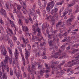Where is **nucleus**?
I'll return each mask as SVG.
<instances>
[{"instance_id":"obj_1","label":"nucleus","mask_w":79,"mask_h":79,"mask_svg":"<svg viewBox=\"0 0 79 79\" xmlns=\"http://www.w3.org/2000/svg\"><path fill=\"white\" fill-rule=\"evenodd\" d=\"M76 64H79V60L76 62L75 60H72L71 61H69L66 64H65L64 67H72L73 65H75Z\"/></svg>"},{"instance_id":"obj_2","label":"nucleus","mask_w":79,"mask_h":79,"mask_svg":"<svg viewBox=\"0 0 79 79\" xmlns=\"http://www.w3.org/2000/svg\"><path fill=\"white\" fill-rule=\"evenodd\" d=\"M36 31L38 32V34L37 35L38 36L37 37H35V39H37V40H38V41H40L42 39L43 37H42V34H41V32H40V29L38 28L36 29ZM40 37L41 38L40 39H39L40 38Z\"/></svg>"},{"instance_id":"obj_3","label":"nucleus","mask_w":79,"mask_h":79,"mask_svg":"<svg viewBox=\"0 0 79 79\" xmlns=\"http://www.w3.org/2000/svg\"><path fill=\"white\" fill-rule=\"evenodd\" d=\"M5 59L2 62H1V63H2L3 65V68L5 69H6L7 68H8V65H6L8 63V57H5Z\"/></svg>"},{"instance_id":"obj_4","label":"nucleus","mask_w":79,"mask_h":79,"mask_svg":"<svg viewBox=\"0 0 79 79\" xmlns=\"http://www.w3.org/2000/svg\"><path fill=\"white\" fill-rule=\"evenodd\" d=\"M25 50V58L26 60H27V61L28 63H29V60H28V57H29V56L30 55V53L29 52H31V49L30 48H29L27 50H26V48Z\"/></svg>"},{"instance_id":"obj_5","label":"nucleus","mask_w":79,"mask_h":79,"mask_svg":"<svg viewBox=\"0 0 79 79\" xmlns=\"http://www.w3.org/2000/svg\"><path fill=\"white\" fill-rule=\"evenodd\" d=\"M51 67L52 69V70H54V71H58L59 69H61V67L60 64L58 65L57 67H55V66L53 65H52Z\"/></svg>"},{"instance_id":"obj_6","label":"nucleus","mask_w":79,"mask_h":79,"mask_svg":"<svg viewBox=\"0 0 79 79\" xmlns=\"http://www.w3.org/2000/svg\"><path fill=\"white\" fill-rule=\"evenodd\" d=\"M1 52L2 54L4 56H7L6 55V53L7 52L5 50V47L4 46L2 47V48Z\"/></svg>"},{"instance_id":"obj_7","label":"nucleus","mask_w":79,"mask_h":79,"mask_svg":"<svg viewBox=\"0 0 79 79\" xmlns=\"http://www.w3.org/2000/svg\"><path fill=\"white\" fill-rule=\"evenodd\" d=\"M1 10L0 12L1 13L2 15H4L5 18H6V13L5 10L2 7H1Z\"/></svg>"},{"instance_id":"obj_8","label":"nucleus","mask_w":79,"mask_h":79,"mask_svg":"<svg viewBox=\"0 0 79 79\" xmlns=\"http://www.w3.org/2000/svg\"><path fill=\"white\" fill-rule=\"evenodd\" d=\"M48 28H47V30H46V32L48 34V38H49L48 39V40H50L51 39H52V36H53L54 35V34H49V32H48Z\"/></svg>"},{"instance_id":"obj_9","label":"nucleus","mask_w":79,"mask_h":79,"mask_svg":"<svg viewBox=\"0 0 79 79\" xmlns=\"http://www.w3.org/2000/svg\"><path fill=\"white\" fill-rule=\"evenodd\" d=\"M2 72H0V79H7V77L6 76V75L4 73L2 75Z\"/></svg>"},{"instance_id":"obj_10","label":"nucleus","mask_w":79,"mask_h":79,"mask_svg":"<svg viewBox=\"0 0 79 79\" xmlns=\"http://www.w3.org/2000/svg\"><path fill=\"white\" fill-rule=\"evenodd\" d=\"M19 55V53L17 51V49H15V59L16 61H18V56Z\"/></svg>"},{"instance_id":"obj_11","label":"nucleus","mask_w":79,"mask_h":79,"mask_svg":"<svg viewBox=\"0 0 79 79\" xmlns=\"http://www.w3.org/2000/svg\"><path fill=\"white\" fill-rule=\"evenodd\" d=\"M59 51L60 52H57L55 53L54 56V57L55 56H56L55 57V58H58V56H60V53H61V52H63V51L61 50H60Z\"/></svg>"},{"instance_id":"obj_12","label":"nucleus","mask_w":79,"mask_h":79,"mask_svg":"<svg viewBox=\"0 0 79 79\" xmlns=\"http://www.w3.org/2000/svg\"><path fill=\"white\" fill-rule=\"evenodd\" d=\"M58 8H55L54 9H52L51 11V14L52 15H53L55 13H56V12L58 11Z\"/></svg>"},{"instance_id":"obj_13","label":"nucleus","mask_w":79,"mask_h":79,"mask_svg":"<svg viewBox=\"0 0 79 79\" xmlns=\"http://www.w3.org/2000/svg\"><path fill=\"white\" fill-rule=\"evenodd\" d=\"M78 2V0H76L75 1L74 0H73L72 1V2L71 3V4H68L69 6H70L71 7V6H73V5H75V2Z\"/></svg>"},{"instance_id":"obj_14","label":"nucleus","mask_w":79,"mask_h":79,"mask_svg":"<svg viewBox=\"0 0 79 79\" xmlns=\"http://www.w3.org/2000/svg\"><path fill=\"white\" fill-rule=\"evenodd\" d=\"M26 10L27 9L26 7L23 6V9L22 11L23 12V13H24V14H25V15H26V14H27V13H28L27 11V10Z\"/></svg>"},{"instance_id":"obj_15","label":"nucleus","mask_w":79,"mask_h":79,"mask_svg":"<svg viewBox=\"0 0 79 79\" xmlns=\"http://www.w3.org/2000/svg\"><path fill=\"white\" fill-rule=\"evenodd\" d=\"M5 41H6V40L8 41V43H10V38L8 35H6V36L4 37V40Z\"/></svg>"},{"instance_id":"obj_16","label":"nucleus","mask_w":79,"mask_h":79,"mask_svg":"<svg viewBox=\"0 0 79 79\" xmlns=\"http://www.w3.org/2000/svg\"><path fill=\"white\" fill-rule=\"evenodd\" d=\"M58 17V13L55 14L52 16V19H53V20L54 21V20H56V19H57Z\"/></svg>"},{"instance_id":"obj_17","label":"nucleus","mask_w":79,"mask_h":79,"mask_svg":"<svg viewBox=\"0 0 79 79\" xmlns=\"http://www.w3.org/2000/svg\"><path fill=\"white\" fill-rule=\"evenodd\" d=\"M30 14L32 16H34L35 14V12L34 10H32L31 9L30 10Z\"/></svg>"},{"instance_id":"obj_18","label":"nucleus","mask_w":79,"mask_h":79,"mask_svg":"<svg viewBox=\"0 0 79 79\" xmlns=\"http://www.w3.org/2000/svg\"><path fill=\"white\" fill-rule=\"evenodd\" d=\"M18 23L19 24L20 26H22V25L23 24V22L22 19H19V20L18 21Z\"/></svg>"},{"instance_id":"obj_19","label":"nucleus","mask_w":79,"mask_h":79,"mask_svg":"<svg viewBox=\"0 0 79 79\" xmlns=\"http://www.w3.org/2000/svg\"><path fill=\"white\" fill-rule=\"evenodd\" d=\"M9 63L10 64H15V60H12V59H11L10 60Z\"/></svg>"},{"instance_id":"obj_20","label":"nucleus","mask_w":79,"mask_h":79,"mask_svg":"<svg viewBox=\"0 0 79 79\" xmlns=\"http://www.w3.org/2000/svg\"><path fill=\"white\" fill-rule=\"evenodd\" d=\"M68 52L69 53H70L72 55H73V54H74V53H75L76 51L75 50L73 51H68Z\"/></svg>"},{"instance_id":"obj_21","label":"nucleus","mask_w":79,"mask_h":79,"mask_svg":"<svg viewBox=\"0 0 79 79\" xmlns=\"http://www.w3.org/2000/svg\"><path fill=\"white\" fill-rule=\"evenodd\" d=\"M12 25L14 27H15V28L14 33V35H16V31H17V30H16V28L15 27V24H14V23L13 24H12Z\"/></svg>"},{"instance_id":"obj_22","label":"nucleus","mask_w":79,"mask_h":79,"mask_svg":"<svg viewBox=\"0 0 79 79\" xmlns=\"http://www.w3.org/2000/svg\"><path fill=\"white\" fill-rule=\"evenodd\" d=\"M64 38H65V39L66 41L69 40V41H68V42H70V40H70V39H71L70 38V37L66 36V37H65Z\"/></svg>"},{"instance_id":"obj_23","label":"nucleus","mask_w":79,"mask_h":79,"mask_svg":"<svg viewBox=\"0 0 79 79\" xmlns=\"http://www.w3.org/2000/svg\"><path fill=\"white\" fill-rule=\"evenodd\" d=\"M22 39L23 42V43H24L25 44H28V42H26V41L25 39L24 38V37H22Z\"/></svg>"},{"instance_id":"obj_24","label":"nucleus","mask_w":79,"mask_h":79,"mask_svg":"<svg viewBox=\"0 0 79 79\" xmlns=\"http://www.w3.org/2000/svg\"><path fill=\"white\" fill-rule=\"evenodd\" d=\"M46 10V11H47L48 13H49V12L50 11V7H47Z\"/></svg>"},{"instance_id":"obj_25","label":"nucleus","mask_w":79,"mask_h":79,"mask_svg":"<svg viewBox=\"0 0 79 79\" xmlns=\"http://www.w3.org/2000/svg\"><path fill=\"white\" fill-rule=\"evenodd\" d=\"M18 49H19V50L20 52V53H21L22 55H23V54L22 53V52H23V51L22 50V49H21V48H20L19 46H18Z\"/></svg>"},{"instance_id":"obj_26","label":"nucleus","mask_w":79,"mask_h":79,"mask_svg":"<svg viewBox=\"0 0 79 79\" xmlns=\"http://www.w3.org/2000/svg\"><path fill=\"white\" fill-rule=\"evenodd\" d=\"M41 55V54L39 52H37L36 53V55H35V56L36 57H37L38 56H40Z\"/></svg>"},{"instance_id":"obj_27","label":"nucleus","mask_w":79,"mask_h":79,"mask_svg":"<svg viewBox=\"0 0 79 79\" xmlns=\"http://www.w3.org/2000/svg\"><path fill=\"white\" fill-rule=\"evenodd\" d=\"M53 42V41L52 40H51L48 41V43L49 44V45L52 46V43Z\"/></svg>"},{"instance_id":"obj_28","label":"nucleus","mask_w":79,"mask_h":79,"mask_svg":"<svg viewBox=\"0 0 79 79\" xmlns=\"http://www.w3.org/2000/svg\"><path fill=\"white\" fill-rule=\"evenodd\" d=\"M17 8L18 10H20L21 9V6L19 5H18L17 6Z\"/></svg>"},{"instance_id":"obj_29","label":"nucleus","mask_w":79,"mask_h":79,"mask_svg":"<svg viewBox=\"0 0 79 79\" xmlns=\"http://www.w3.org/2000/svg\"><path fill=\"white\" fill-rule=\"evenodd\" d=\"M59 63V62L58 61H56L52 63V65H54V64H58Z\"/></svg>"},{"instance_id":"obj_30","label":"nucleus","mask_w":79,"mask_h":79,"mask_svg":"<svg viewBox=\"0 0 79 79\" xmlns=\"http://www.w3.org/2000/svg\"><path fill=\"white\" fill-rule=\"evenodd\" d=\"M33 72H34V71L33 69L31 70L30 72H29V75H31L32 73H33Z\"/></svg>"},{"instance_id":"obj_31","label":"nucleus","mask_w":79,"mask_h":79,"mask_svg":"<svg viewBox=\"0 0 79 79\" xmlns=\"http://www.w3.org/2000/svg\"><path fill=\"white\" fill-rule=\"evenodd\" d=\"M72 19L70 18L67 21V23H71L72 22Z\"/></svg>"},{"instance_id":"obj_32","label":"nucleus","mask_w":79,"mask_h":79,"mask_svg":"<svg viewBox=\"0 0 79 79\" xmlns=\"http://www.w3.org/2000/svg\"><path fill=\"white\" fill-rule=\"evenodd\" d=\"M1 65L2 67V71L3 72H4V69H3V63H1Z\"/></svg>"},{"instance_id":"obj_33","label":"nucleus","mask_w":79,"mask_h":79,"mask_svg":"<svg viewBox=\"0 0 79 79\" xmlns=\"http://www.w3.org/2000/svg\"><path fill=\"white\" fill-rule=\"evenodd\" d=\"M40 75H41V76H43V74H44V72H42L41 70H40Z\"/></svg>"},{"instance_id":"obj_34","label":"nucleus","mask_w":79,"mask_h":79,"mask_svg":"<svg viewBox=\"0 0 79 79\" xmlns=\"http://www.w3.org/2000/svg\"><path fill=\"white\" fill-rule=\"evenodd\" d=\"M65 57H66V55H63V56H62L60 57H59V59H62L63 58H64Z\"/></svg>"},{"instance_id":"obj_35","label":"nucleus","mask_w":79,"mask_h":79,"mask_svg":"<svg viewBox=\"0 0 79 79\" xmlns=\"http://www.w3.org/2000/svg\"><path fill=\"white\" fill-rule=\"evenodd\" d=\"M42 65H39L38 66V69H42L43 68Z\"/></svg>"},{"instance_id":"obj_36","label":"nucleus","mask_w":79,"mask_h":79,"mask_svg":"<svg viewBox=\"0 0 79 79\" xmlns=\"http://www.w3.org/2000/svg\"><path fill=\"white\" fill-rule=\"evenodd\" d=\"M63 2H59L56 3V4L57 5H62Z\"/></svg>"},{"instance_id":"obj_37","label":"nucleus","mask_w":79,"mask_h":79,"mask_svg":"<svg viewBox=\"0 0 79 79\" xmlns=\"http://www.w3.org/2000/svg\"><path fill=\"white\" fill-rule=\"evenodd\" d=\"M36 8V6H35V4H34L33 7L32 8V10H35Z\"/></svg>"},{"instance_id":"obj_38","label":"nucleus","mask_w":79,"mask_h":79,"mask_svg":"<svg viewBox=\"0 0 79 79\" xmlns=\"http://www.w3.org/2000/svg\"><path fill=\"white\" fill-rule=\"evenodd\" d=\"M23 77L24 78L25 77H26L27 76V75H26V73L24 72L23 74Z\"/></svg>"},{"instance_id":"obj_39","label":"nucleus","mask_w":79,"mask_h":79,"mask_svg":"<svg viewBox=\"0 0 79 79\" xmlns=\"http://www.w3.org/2000/svg\"><path fill=\"white\" fill-rule=\"evenodd\" d=\"M68 34H67V32H66L62 35V36H63V37H64L66 36Z\"/></svg>"},{"instance_id":"obj_40","label":"nucleus","mask_w":79,"mask_h":79,"mask_svg":"<svg viewBox=\"0 0 79 79\" xmlns=\"http://www.w3.org/2000/svg\"><path fill=\"white\" fill-rule=\"evenodd\" d=\"M68 12H69L68 10H67V11L64 12L63 14V16H65V15H66V13H68Z\"/></svg>"},{"instance_id":"obj_41","label":"nucleus","mask_w":79,"mask_h":79,"mask_svg":"<svg viewBox=\"0 0 79 79\" xmlns=\"http://www.w3.org/2000/svg\"><path fill=\"white\" fill-rule=\"evenodd\" d=\"M60 48H62V49L64 50V49H65V45H63Z\"/></svg>"},{"instance_id":"obj_42","label":"nucleus","mask_w":79,"mask_h":79,"mask_svg":"<svg viewBox=\"0 0 79 79\" xmlns=\"http://www.w3.org/2000/svg\"><path fill=\"white\" fill-rule=\"evenodd\" d=\"M45 13H46V12H45V10H43V14L44 16H45Z\"/></svg>"},{"instance_id":"obj_43","label":"nucleus","mask_w":79,"mask_h":79,"mask_svg":"<svg viewBox=\"0 0 79 79\" xmlns=\"http://www.w3.org/2000/svg\"><path fill=\"white\" fill-rule=\"evenodd\" d=\"M63 62L61 63L60 64H59L60 66H61L62 65H63V64H64L65 63V61L64 60L62 62Z\"/></svg>"},{"instance_id":"obj_44","label":"nucleus","mask_w":79,"mask_h":79,"mask_svg":"<svg viewBox=\"0 0 79 79\" xmlns=\"http://www.w3.org/2000/svg\"><path fill=\"white\" fill-rule=\"evenodd\" d=\"M63 62L61 63L60 64H59L60 66H61L62 65H63V64H64L65 63V61L64 60L62 62Z\"/></svg>"},{"instance_id":"obj_45","label":"nucleus","mask_w":79,"mask_h":79,"mask_svg":"<svg viewBox=\"0 0 79 79\" xmlns=\"http://www.w3.org/2000/svg\"><path fill=\"white\" fill-rule=\"evenodd\" d=\"M24 27L26 31L27 32L28 30V28H27V26H24Z\"/></svg>"},{"instance_id":"obj_46","label":"nucleus","mask_w":79,"mask_h":79,"mask_svg":"<svg viewBox=\"0 0 79 79\" xmlns=\"http://www.w3.org/2000/svg\"><path fill=\"white\" fill-rule=\"evenodd\" d=\"M31 68L33 69H36L35 67V66L34 65H32Z\"/></svg>"},{"instance_id":"obj_47","label":"nucleus","mask_w":79,"mask_h":79,"mask_svg":"<svg viewBox=\"0 0 79 79\" xmlns=\"http://www.w3.org/2000/svg\"><path fill=\"white\" fill-rule=\"evenodd\" d=\"M45 42L41 43L40 44V46H41V47H42V46H44V44H45Z\"/></svg>"},{"instance_id":"obj_48","label":"nucleus","mask_w":79,"mask_h":79,"mask_svg":"<svg viewBox=\"0 0 79 79\" xmlns=\"http://www.w3.org/2000/svg\"><path fill=\"white\" fill-rule=\"evenodd\" d=\"M52 37H53V38H54V39H53V41H54V42H55V41H56V39H55V38H54L55 37V35H54V34L53 36H52L51 39H52Z\"/></svg>"},{"instance_id":"obj_49","label":"nucleus","mask_w":79,"mask_h":79,"mask_svg":"<svg viewBox=\"0 0 79 79\" xmlns=\"http://www.w3.org/2000/svg\"><path fill=\"white\" fill-rule=\"evenodd\" d=\"M75 58H76L75 59V61H77V60H79V55H78V56H76L75 57Z\"/></svg>"},{"instance_id":"obj_50","label":"nucleus","mask_w":79,"mask_h":79,"mask_svg":"<svg viewBox=\"0 0 79 79\" xmlns=\"http://www.w3.org/2000/svg\"><path fill=\"white\" fill-rule=\"evenodd\" d=\"M45 77H46V78H48V77H50V76L48 74H46L45 76Z\"/></svg>"},{"instance_id":"obj_51","label":"nucleus","mask_w":79,"mask_h":79,"mask_svg":"<svg viewBox=\"0 0 79 79\" xmlns=\"http://www.w3.org/2000/svg\"><path fill=\"white\" fill-rule=\"evenodd\" d=\"M62 23H63L62 22H60L58 23L57 25L58 26H60V25H61V24H62Z\"/></svg>"},{"instance_id":"obj_52","label":"nucleus","mask_w":79,"mask_h":79,"mask_svg":"<svg viewBox=\"0 0 79 79\" xmlns=\"http://www.w3.org/2000/svg\"><path fill=\"white\" fill-rule=\"evenodd\" d=\"M22 58L23 63H25L26 61H25V60L24 59V56H23L22 57Z\"/></svg>"},{"instance_id":"obj_53","label":"nucleus","mask_w":79,"mask_h":79,"mask_svg":"<svg viewBox=\"0 0 79 79\" xmlns=\"http://www.w3.org/2000/svg\"><path fill=\"white\" fill-rule=\"evenodd\" d=\"M62 73H64V72H59L57 73V74H61Z\"/></svg>"},{"instance_id":"obj_54","label":"nucleus","mask_w":79,"mask_h":79,"mask_svg":"<svg viewBox=\"0 0 79 79\" xmlns=\"http://www.w3.org/2000/svg\"><path fill=\"white\" fill-rule=\"evenodd\" d=\"M35 39V36H32V42H34Z\"/></svg>"},{"instance_id":"obj_55","label":"nucleus","mask_w":79,"mask_h":79,"mask_svg":"<svg viewBox=\"0 0 79 79\" xmlns=\"http://www.w3.org/2000/svg\"><path fill=\"white\" fill-rule=\"evenodd\" d=\"M32 27H33V31H35V26L33 25L32 26Z\"/></svg>"},{"instance_id":"obj_56","label":"nucleus","mask_w":79,"mask_h":79,"mask_svg":"<svg viewBox=\"0 0 79 79\" xmlns=\"http://www.w3.org/2000/svg\"><path fill=\"white\" fill-rule=\"evenodd\" d=\"M6 69V70L7 73H9V71H10V69L9 68V67L7 68Z\"/></svg>"},{"instance_id":"obj_57","label":"nucleus","mask_w":79,"mask_h":79,"mask_svg":"<svg viewBox=\"0 0 79 79\" xmlns=\"http://www.w3.org/2000/svg\"><path fill=\"white\" fill-rule=\"evenodd\" d=\"M72 12V10L70 9L69 10V15H70V14H71V13Z\"/></svg>"},{"instance_id":"obj_58","label":"nucleus","mask_w":79,"mask_h":79,"mask_svg":"<svg viewBox=\"0 0 79 79\" xmlns=\"http://www.w3.org/2000/svg\"><path fill=\"white\" fill-rule=\"evenodd\" d=\"M0 23H1V24L3 23V20L1 18H0Z\"/></svg>"},{"instance_id":"obj_59","label":"nucleus","mask_w":79,"mask_h":79,"mask_svg":"<svg viewBox=\"0 0 79 79\" xmlns=\"http://www.w3.org/2000/svg\"><path fill=\"white\" fill-rule=\"evenodd\" d=\"M29 19L30 21H32V18H31V16H29Z\"/></svg>"},{"instance_id":"obj_60","label":"nucleus","mask_w":79,"mask_h":79,"mask_svg":"<svg viewBox=\"0 0 79 79\" xmlns=\"http://www.w3.org/2000/svg\"><path fill=\"white\" fill-rule=\"evenodd\" d=\"M79 44H76V48H78V47H79Z\"/></svg>"},{"instance_id":"obj_61","label":"nucleus","mask_w":79,"mask_h":79,"mask_svg":"<svg viewBox=\"0 0 79 79\" xmlns=\"http://www.w3.org/2000/svg\"><path fill=\"white\" fill-rule=\"evenodd\" d=\"M10 74L11 75V76H13V72L12 71H10Z\"/></svg>"},{"instance_id":"obj_62","label":"nucleus","mask_w":79,"mask_h":79,"mask_svg":"<svg viewBox=\"0 0 79 79\" xmlns=\"http://www.w3.org/2000/svg\"><path fill=\"white\" fill-rule=\"evenodd\" d=\"M9 31H10V32L11 34H13V31H12V30L11 29H9Z\"/></svg>"},{"instance_id":"obj_63","label":"nucleus","mask_w":79,"mask_h":79,"mask_svg":"<svg viewBox=\"0 0 79 79\" xmlns=\"http://www.w3.org/2000/svg\"><path fill=\"white\" fill-rule=\"evenodd\" d=\"M16 76L17 77H19V73H18V74H16Z\"/></svg>"},{"instance_id":"obj_64","label":"nucleus","mask_w":79,"mask_h":79,"mask_svg":"<svg viewBox=\"0 0 79 79\" xmlns=\"http://www.w3.org/2000/svg\"><path fill=\"white\" fill-rule=\"evenodd\" d=\"M37 49H35L33 51V52L34 53V52H35V53H36V52H37Z\"/></svg>"}]
</instances>
